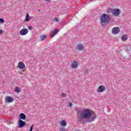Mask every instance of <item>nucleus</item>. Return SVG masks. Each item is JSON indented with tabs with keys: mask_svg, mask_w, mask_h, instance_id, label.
Segmentation results:
<instances>
[{
	"mask_svg": "<svg viewBox=\"0 0 131 131\" xmlns=\"http://www.w3.org/2000/svg\"><path fill=\"white\" fill-rule=\"evenodd\" d=\"M80 116L77 117V121L82 124H85L87 122H92L96 118V113H92L89 109L78 111Z\"/></svg>",
	"mask_w": 131,
	"mask_h": 131,
	"instance_id": "f257e3e1",
	"label": "nucleus"
},
{
	"mask_svg": "<svg viewBox=\"0 0 131 131\" xmlns=\"http://www.w3.org/2000/svg\"><path fill=\"white\" fill-rule=\"evenodd\" d=\"M110 16L106 13H103L100 17V25L104 27L105 25L109 24Z\"/></svg>",
	"mask_w": 131,
	"mask_h": 131,
	"instance_id": "f03ea898",
	"label": "nucleus"
},
{
	"mask_svg": "<svg viewBox=\"0 0 131 131\" xmlns=\"http://www.w3.org/2000/svg\"><path fill=\"white\" fill-rule=\"evenodd\" d=\"M120 14V10L119 9H114L113 14H112V16H114L115 17H117V16Z\"/></svg>",
	"mask_w": 131,
	"mask_h": 131,
	"instance_id": "7ed1b4c3",
	"label": "nucleus"
},
{
	"mask_svg": "<svg viewBox=\"0 0 131 131\" xmlns=\"http://www.w3.org/2000/svg\"><path fill=\"white\" fill-rule=\"evenodd\" d=\"M120 32V28L118 27H116L113 28L112 33L113 34H118Z\"/></svg>",
	"mask_w": 131,
	"mask_h": 131,
	"instance_id": "20e7f679",
	"label": "nucleus"
},
{
	"mask_svg": "<svg viewBox=\"0 0 131 131\" xmlns=\"http://www.w3.org/2000/svg\"><path fill=\"white\" fill-rule=\"evenodd\" d=\"M28 33V29L24 28L20 31L19 34L20 35H26Z\"/></svg>",
	"mask_w": 131,
	"mask_h": 131,
	"instance_id": "39448f33",
	"label": "nucleus"
},
{
	"mask_svg": "<svg viewBox=\"0 0 131 131\" xmlns=\"http://www.w3.org/2000/svg\"><path fill=\"white\" fill-rule=\"evenodd\" d=\"M25 125H26V122L23 121L22 120H19L18 122V127L22 128Z\"/></svg>",
	"mask_w": 131,
	"mask_h": 131,
	"instance_id": "423d86ee",
	"label": "nucleus"
},
{
	"mask_svg": "<svg viewBox=\"0 0 131 131\" xmlns=\"http://www.w3.org/2000/svg\"><path fill=\"white\" fill-rule=\"evenodd\" d=\"M105 90L106 88L104 85H100L98 88V93H103V92H105Z\"/></svg>",
	"mask_w": 131,
	"mask_h": 131,
	"instance_id": "0eeeda50",
	"label": "nucleus"
},
{
	"mask_svg": "<svg viewBox=\"0 0 131 131\" xmlns=\"http://www.w3.org/2000/svg\"><path fill=\"white\" fill-rule=\"evenodd\" d=\"M59 32V29L56 28L54 30H53V32L51 33V34L50 35V36L51 38H53V37L54 35H56V34Z\"/></svg>",
	"mask_w": 131,
	"mask_h": 131,
	"instance_id": "6e6552de",
	"label": "nucleus"
},
{
	"mask_svg": "<svg viewBox=\"0 0 131 131\" xmlns=\"http://www.w3.org/2000/svg\"><path fill=\"white\" fill-rule=\"evenodd\" d=\"M13 101H14V99H13V97H11V96H7L5 102L6 103H12V102H13Z\"/></svg>",
	"mask_w": 131,
	"mask_h": 131,
	"instance_id": "1a4fd4ad",
	"label": "nucleus"
},
{
	"mask_svg": "<svg viewBox=\"0 0 131 131\" xmlns=\"http://www.w3.org/2000/svg\"><path fill=\"white\" fill-rule=\"evenodd\" d=\"M19 120H25L26 119V115L24 113H20L19 116Z\"/></svg>",
	"mask_w": 131,
	"mask_h": 131,
	"instance_id": "9d476101",
	"label": "nucleus"
},
{
	"mask_svg": "<svg viewBox=\"0 0 131 131\" xmlns=\"http://www.w3.org/2000/svg\"><path fill=\"white\" fill-rule=\"evenodd\" d=\"M18 67L19 69H24V68H25V64L23 62H19L18 64Z\"/></svg>",
	"mask_w": 131,
	"mask_h": 131,
	"instance_id": "9b49d317",
	"label": "nucleus"
},
{
	"mask_svg": "<svg viewBox=\"0 0 131 131\" xmlns=\"http://www.w3.org/2000/svg\"><path fill=\"white\" fill-rule=\"evenodd\" d=\"M84 49V47H83V45L81 43H79L77 46V49L79 50V51H82Z\"/></svg>",
	"mask_w": 131,
	"mask_h": 131,
	"instance_id": "f8f14e48",
	"label": "nucleus"
},
{
	"mask_svg": "<svg viewBox=\"0 0 131 131\" xmlns=\"http://www.w3.org/2000/svg\"><path fill=\"white\" fill-rule=\"evenodd\" d=\"M31 18H30V16H29V14L28 13H26V18L25 20V22H28L30 21V20Z\"/></svg>",
	"mask_w": 131,
	"mask_h": 131,
	"instance_id": "ddd939ff",
	"label": "nucleus"
},
{
	"mask_svg": "<svg viewBox=\"0 0 131 131\" xmlns=\"http://www.w3.org/2000/svg\"><path fill=\"white\" fill-rule=\"evenodd\" d=\"M128 38V36H127V35H123L122 37H121V39L123 41H125L126 40H127V38Z\"/></svg>",
	"mask_w": 131,
	"mask_h": 131,
	"instance_id": "4468645a",
	"label": "nucleus"
},
{
	"mask_svg": "<svg viewBox=\"0 0 131 131\" xmlns=\"http://www.w3.org/2000/svg\"><path fill=\"white\" fill-rule=\"evenodd\" d=\"M60 124L61 126H66L67 125V122H66V121L62 120L60 122Z\"/></svg>",
	"mask_w": 131,
	"mask_h": 131,
	"instance_id": "2eb2a0df",
	"label": "nucleus"
},
{
	"mask_svg": "<svg viewBox=\"0 0 131 131\" xmlns=\"http://www.w3.org/2000/svg\"><path fill=\"white\" fill-rule=\"evenodd\" d=\"M78 65V64L77 63V62L76 61H74V63L72 64V68H76Z\"/></svg>",
	"mask_w": 131,
	"mask_h": 131,
	"instance_id": "dca6fc26",
	"label": "nucleus"
},
{
	"mask_svg": "<svg viewBox=\"0 0 131 131\" xmlns=\"http://www.w3.org/2000/svg\"><path fill=\"white\" fill-rule=\"evenodd\" d=\"M113 10H114V9H112V8H108L107 10V14H110L111 13L112 14H113Z\"/></svg>",
	"mask_w": 131,
	"mask_h": 131,
	"instance_id": "f3484780",
	"label": "nucleus"
},
{
	"mask_svg": "<svg viewBox=\"0 0 131 131\" xmlns=\"http://www.w3.org/2000/svg\"><path fill=\"white\" fill-rule=\"evenodd\" d=\"M14 92L15 93H20L21 92V89L19 87H16L14 89Z\"/></svg>",
	"mask_w": 131,
	"mask_h": 131,
	"instance_id": "a211bd4d",
	"label": "nucleus"
},
{
	"mask_svg": "<svg viewBox=\"0 0 131 131\" xmlns=\"http://www.w3.org/2000/svg\"><path fill=\"white\" fill-rule=\"evenodd\" d=\"M46 38H47V36L46 35H43L41 36V40L42 41L45 40V39H46Z\"/></svg>",
	"mask_w": 131,
	"mask_h": 131,
	"instance_id": "6ab92c4d",
	"label": "nucleus"
},
{
	"mask_svg": "<svg viewBox=\"0 0 131 131\" xmlns=\"http://www.w3.org/2000/svg\"><path fill=\"white\" fill-rule=\"evenodd\" d=\"M62 98H65V97H67V95H66V94L64 93H61V95Z\"/></svg>",
	"mask_w": 131,
	"mask_h": 131,
	"instance_id": "aec40b11",
	"label": "nucleus"
},
{
	"mask_svg": "<svg viewBox=\"0 0 131 131\" xmlns=\"http://www.w3.org/2000/svg\"><path fill=\"white\" fill-rule=\"evenodd\" d=\"M60 131H66V129H65V127H60L59 129Z\"/></svg>",
	"mask_w": 131,
	"mask_h": 131,
	"instance_id": "412c9836",
	"label": "nucleus"
},
{
	"mask_svg": "<svg viewBox=\"0 0 131 131\" xmlns=\"http://www.w3.org/2000/svg\"><path fill=\"white\" fill-rule=\"evenodd\" d=\"M5 22V20H4L3 18H0V23H4Z\"/></svg>",
	"mask_w": 131,
	"mask_h": 131,
	"instance_id": "4be33fe9",
	"label": "nucleus"
},
{
	"mask_svg": "<svg viewBox=\"0 0 131 131\" xmlns=\"http://www.w3.org/2000/svg\"><path fill=\"white\" fill-rule=\"evenodd\" d=\"M28 28L29 30H31V31L33 29V28H32V27H31V26L28 27Z\"/></svg>",
	"mask_w": 131,
	"mask_h": 131,
	"instance_id": "5701e85b",
	"label": "nucleus"
},
{
	"mask_svg": "<svg viewBox=\"0 0 131 131\" xmlns=\"http://www.w3.org/2000/svg\"><path fill=\"white\" fill-rule=\"evenodd\" d=\"M54 20H55V21H56V22H59V18H58L57 17L54 18Z\"/></svg>",
	"mask_w": 131,
	"mask_h": 131,
	"instance_id": "b1692460",
	"label": "nucleus"
},
{
	"mask_svg": "<svg viewBox=\"0 0 131 131\" xmlns=\"http://www.w3.org/2000/svg\"><path fill=\"white\" fill-rule=\"evenodd\" d=\"M33 129V126H31L30 127V130L29 131H32V130Z\"/></svg>",
	"mask_w": 131,
	"mask_h": 131,
	"instance_id": "393cba45",
	"label": "nucleus"
},
{
	"mask_svg": "<svg viewBox=\"0 0 131 131\" xmlns=\"http://www.w3.org/2000/svg\"><path fill=\"white\" fill-rule=\"evenodd\" d=\"M72 105H73V104H72V103H70V104H69V107H71L72 106Z\"/></svg>",
	"mask_w": 131,
	"mask_h": 131,
	"instance_id": "a878e982",
	"label": "nucleus"
},
{
	"mask_svg": "<svg viewBox=\"0 0 131 131\" xmlns=\"http://www.w3.org/2000/svg\"><path fill=\"white\" fill-rule=\"evenodd\" d=\"M0 34H3V30L0 29Z\"/></svg>",
	"mask_w": 131,
	"mask_h": 131,
	"instance_id": "bb28decb",
	"label": "nucleus"
},
{
	"mask_svg": "<svg viewBox=\"0 0 131 131\" xmlns=\"http://www.w3.org/2000/svg\"><path fill=\"white\" fill-rule=\"evenodd\" d=\"M45 2H48V3H50L51 2V0H45Z\"/></svg>",
	"mask_w": 131,
	"mask_h": 131,
	"instance_id": "cd10ccee",
	"label": "nucleus"
},
{
	"mask_svg": "<svg viewBox=\"0 0 131 131\" xmlns=\"http://www.w3.org/2000/svg\"><path fill=\"white\" fill-rule=\"evenodd\" d=\"M36 131H39V130H38V129H36Z\"/></svg>",
	"mask_w": 131,
	"mask_h": 131,
	"instance_id": "c85d7f7f",
	"label": "nucleus"
},
{
	"mask_svg": "<svg viewBox=\"0 0 131 131\" xmlns=\"http://www.w3.org/2000/svg\"><path fill=\"white\" fill-rule=\"evenodd\" d=\"M6 123H8V121H6Z\"/></svg>",
	"mask_w": 131,
	"mask_h": 131,
	"instance_id": "c756f323",
	"label": "nucleus"
},
{
	"mask_svg": "<svg viewBox=\"0 0 131 131\" xmlns=\"http://www.w3.org/2000/svg\"><path fill=\"white\" fill-rule=\"evenodd\" d=\"M81 0H80V2L81 1Z\"/></svg>",
	"mask_w": 131,
	"mask_h": 131,
	"instance_id": "7c9ffc66",
	"label": "nucleus"
},
{
	"mask_svg": "<svg viewBox=\"0 0 131 131\" xmlns=\"http://www.w3.org/2000/svg\"><path fill=\"white\" fill-rule=\"evenodd\" d=\"M0 94H1V92H0Z\"/></svg>",
	"mask_w": 131,
	"mask_h": 131,
	"instance_id": "2f4dec72",
	"label": "nucleus"
}]
</instances>
